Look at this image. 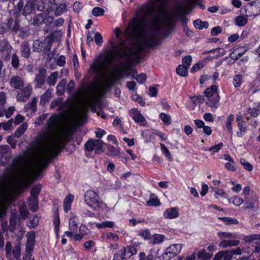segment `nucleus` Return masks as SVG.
<instances>
[{"mask_svg":"<svg viewBox=\"0 0 260 260\" xmlns=\"http://www.w3.org/2000/svg\"><path fill=\"white\" fill-rule=\"evenodd\" d=\"M139 18V16H137V17L129 23L128 27L124 31V35L127 37L136 39L135 42L129 45H127L125 41H120L119 37L121 31L119 28H116L115 32L117 42H111L112 50L104 57L96 59L91 65L90 69L95 73L97 77L102 78L99 85L101 91H104L111 87L122 77V73L117 68H115L113 72L109 73L107 77H103L104 72L109 69L110 64L113 61L116 56L120 58H126L136 62L138 61L140 52L144 50V46L154 47L160 43L158 28H155L153 30H147L145 28L147 23H144L143 24L144 33L133 35L128 32L134 27V24H132L133 21H138Z\"/></svg>","mask_w":260,"mask_h":260,"instance_id":"1","label":"nucleus"},{"mask_svg":"<svg viewBox=\"0 0 260 260\" xmlns=\"http://www.w3.org/2000/svg\"><path fill=\"white\" fill-rule=\"evenodd\" d=\"M88 111L87 105L83 104L63 121L57 115H53L48 121L47 130H77L81 128L86 122Z\"/></svg>","mask_w":260,"mask_h":260,"instance_id":"2","label":"nucleus"},{"mask_svg":"<svg viewBox=\"0 0 260 260\" xmlns=\"http://www.w3.org/2000/svg\"><path fill=\"white\" fill-rule=\"evenodd\" d=\"M167 0H150V3L148 5H144L140 11L137 14V16H139L138 21H134L132 23L134 24V27L131 29L130 32L131 34L134 35H141L144 33V28L143 24L144 23H148L150 21L148 19V16H153L154 17V21H157L155 18L156 13L157 7L159 10L162 9L166 4ZM157 22H155V25L156 26ZM156 28L158 27L156 26Z\"/></svg>","mask_w":260,"mask_h":260,"instance_id":"3","label":"nucleus"},{"mask_svg":"<svg viewBox=\"0 0 260 260\" xmlns=\"http://www.w3.org/2000/svg\"><path fill=\"white\" fill-rule=\"evenodd\" d=\"M129 242L130 245L122 247L114 254L113 260H128L131 256L137 254L141 243L134 240H131Z\"/></svg>","mask_w":260,"mask_h":260,"instance_id":"4","label":"nucleus"},{"mask_svg":"<svg viewBox=\"0 0 260 260\" xmlns=\"http://www.w3.org/2000/svg\"><path fill=\"white\" fill-rule=\"evenodd\" d=\"M73 134H67L65 136H62L54 145L53 148L49 150L48 155L46 157L52 161L61 152L66 149L69 142L73 141Z\"/></svg>","mask_w":260,"mask_h":260,"instance_id":"5","label":"nucleus"},{"mask_svg":"<svg viewBox=\"0 0 260 260\" xmlns=\"http://www.w3.org/2000/svg\"><path fill=\"white\" fill-rule=\"evenodd\" d=\"M206 101V104L212 109L218 108L220 97L217 91L216 85H213L207 88L204 91Z\"/></svg>","mask_w":260,"mask_h":260,"instance_id":"6","label":"nucleus"},{"mask_svg":"<svg viewBox=\"0 0 260 260\" xmlns=\"http://www.w3.org/2000/svg\"><path fill=\"white\" fill-rule=\"evenodd\" d=\"M31 156V152L30 150L24 151L22 154L18 155L14 157L9 168L11 170L17 172L22 171L27 162L26 159L29 158Z\"/></svg>","mask_w":260,"mask_h":260,"instance_id":"7","label":"nucleus"},{"mask_svg":"<svg viewBox=\"0 0 260 260\" xmlns=\"http://www.w3.org/2000/svg\"><path fill=\"white\" fill-rule=\"evenodd\" d=\"M84 201L86 204L94 210H98L102 207V202L99 194L93 190H87L85 192Z\"/></svg>","mask_w":260,"mask_h":260,"instance_id":"8","label":"nucleus"},{"mask_svg":"<svg viewBox=\"0 0 260 260\" xmlns=\"http://www.w3.org/2000/svg\"><path fill=\"white\" fill-rule=\"evenodd\" d=\"M104 142L100 139L90 138L84 145L85 151H94L95 154H101L103 151Z\"/></svg>","mask_w":260,"mask_h":260,"instance_id":"9","label":"nucleus"},{"mask_svg":"<svg viewBox=\"0 0 260 260\" xmlns=\"http://www.w3.org/2000/svg\"><path fill=\"white\" fill-rule=\"evenodd\" d=\"M17 92L16 99L18 102H25L30 97L32 88L30 85H26Z\"/></svg>","mask_w":260,"mask_h":260,"instance_id":"10","label":"nucleus"},{"mask_svg":"<svg viewBox=\"0 0 260 260\" xmlns=\"http://www.w3.org/2000/svg\"><path fill=\"white\" fill-rule=\"evenodd\" d=\"M42 189V185L39 183L37 185H34L31 189L30 198L29 201L32 200L35 202L34 205L30 208V210L34 212H36L38 208V196L41 192Z\"/></svg>","mask_w":260,"mask_h":260,"instance_id":"11","label":"nucleus"},{"mask_svg":"<svg viewBox=\"0 0 260 260\" xmlns=\"http://www.w3.org/2000/svg\"><path fill=\"white\" fill-rule=\"evenodd\" d=\"M192 60L191 56L187 55L182 59V65H179L176 69L177 73L181 76H186L188 74V68Z\"/></svg>","mask_w":260,"mask_h":260,"instance_id":"12","label":"nucleus"},{"mask_svg":"<svg viewBox=\"0 0 260 260\" xmlns=\"http://www.w3.org/2000/svg\"><path fill=\"white\" fill-rule=\"evenodd\" d=\"M43 133L39 134L36 137L35 140L32 142L30 146L32 148L42 147V142H48L49 140V132H55V131H42Z\"/></svg>","mask_w":260,"mask_h":260,"instance_id":"13","label":"nucleus"},{"mask_svg":"<svg viewBox=\"0 0 260 260\" xmlns=\"http://www.w3.org/2000/svg\"><path fill=\"white\" fill-rule=\"evenodd\" d=\"M10 85L14 89H21L25 85L24 80L19 75L13 76L10 80Z\"/></svg>","mask_w":260,"mask_h":260,"instance_id":"14","label":"nucleus"},{"mask_svg":"<svg viewBox=\"0 0 260 260\" xmlns=\"http://www.w3.org/2000/svg\"><path fill=\"white\" fill-rule=\"evenodd\" d=\"M24 120V117L21 115H17L15 118L14 121L13 119H11L8 121L6 123H1L0 128L3 127L4 130H8L11 128L12 124L14 122L15 124L17 125L22 122Z\"/></svg>","mask_w":260,"mask_h":260,"instance_id":"15","label":"nucleus"},{"mask_svg":"<svg viewBox=\"0 0 260 260\" xmlns=\"http://www.w3.org/2000/svg\"><path fill=\"white\" fill-rule=\"evenodd\" d=\"M47 71L44 68L39 69V73L36 75L35 81L36 83V86L39 88H41L44 84L45 81Z\"/></svg>","mask_w":260,"mask_h":260,"instance_id":"16","label":"nucleus"},{"mask_svg":"<svg viewBox=\"0 0 260 260\" xmlns=\"http://www.w3.org/2000/svg\"><path fill=\"white\" fill-rule=\"evenodd\" d=\"M129 112L131 116L136 122L140 123L142 125H145L146 123L145 119L137 109H132Z\"/></svg>","mask_w":260,"mask_h":260,"instance_id":"17","label":"nucleus"},{"mask_svg":"<svg viewBox=\"0 0 260 260\" xmlns=\"http://www.w3.org/2000/svg\"><path fill=\"white\" fill-rule=\"evenodd\" d=\"M38 0H28L24 6L22 13L24 15H27L32 13L36 8Z\"/></svg>","mask_w":260,"mask_h":260,"instance_id":"18","label":"nucleus"},{"mask_svg":"<svg viewBox=\"0 0 260 260\" xmlns=\"http://www.w3.org/2000/svg\"><path fill=\"white\" fill-rule=\"evenodd\" d=\"M181 249L182 246L181 244H174L170 245L165 249V251L173 258L180 253Z\"/></svg>","mask_w":260,"mask_h":260,"instance_id":"19","label":"nucleus"},{"mask_svg":"<svg viewBox=\"0 0 260 260\" xmlns=\"http://www.w3.org/2000/svg\"><path fill=\"white\" fill-rule=\"evenodd\" d=\"M232 260L233 257L230 250H222L217 252L213 260Z\"/></svg>","mask_w":260,"mask_h":260,"instance_id":"20","label":"nucleus"},{"mask_svg":"<svg viewBox=\"0 0 260 260\" xmlns=\"http://www.w3.org/2000/svg\"><path fill=\"white\" fill-rule=\"evenodd\" d=\"M163 216L165 218L172 219L179 216L178 208L177 207H171L165 210Z\"/></svg>","mask_w":260,"mask_h":260,"instance_id":"21","label":"nucleus"},{"mask_svg":"<svg viewBox=\"0 0 260 260\" xmlns=\"http://www.w3.org/2000/svg\"><path fill=\"white\" fill-rule=\"evenodd\" d=\"M53 223L54 225V233L56 237L58 238L59 234V227L60 221L59 216V212L57 209L54 211Z\"/></svg>","mask_w":260,"mask_h":260,"instance_id":"22","label":"nucleus"},{"mask_svg":"<svg viewBox=\"0 0 260 260\" xmlns=\"http://www.w3.org/2000/svg\"><path fill=\"white\" fill-rule=\"evenodd\" d=\"M79 131H55V132H63L62 136H65L67 134H73V141L71 142H69V143H72L74 146V142L76 141L78 145H80L82 138L81 136H79L77 134V132Z\"/></svg>","mask_w":260,"mask_h":260,"instance_id":"23","label":"nucleus"},{"mask_svg":"<svg viewBox=\"0 0 260 260\" xmlns=\"http://www.w3.org/2000/svg\"><path fill=\"white\" fill-rule=\"evenodd\" d=\"M21 55L22 57L28 58L30 56V49L27 42H23L20 45Z\"/></svg>","mask_w":260,"mask_h":260,"instance_id":"24","label":"nucleus"},{"mask_svg":"<svg viewBox=\"0 0 260 260\" xmlns=\"http://www.w3.org/2000/svg\"><path fill=\"white\" fill-rule=\"evenodd\" d=\"M104 146L107 147V150L105 152L106 154L109 156H116L119 154V150L114 146L104 143Z\"/></svg>","mask_w":260,"mask_h":260,"instance_id":"25","label":"nucleus"},{"mask_svg":"<svg viewBox=\"0 0 260 260\" xmlns=\"http://www.w3.org/2000/svg\"><path fill=\"white\" fill-rule=\"evenodd\" d=\"M46 41L41 42L39 40H35L33 43V50L41 52L43 50L46 51L47 47L46 45Z\"/></svg>","mask_w":260,"mask_h":260,"instance_id":"26","label":"nucleus"},{"mask_svg":"<svg viewBox=\"0 0 260 260\" xmlns=\"http://www.w3.org/2000/svg\"><path fill=\"white\" fill-rule=\"evenodd\" d=\"M62 35L61 31H55L51 33L50 35L48 36L46 39L45 41H47L48 45L50 44L51 43L55 41H58L60 39Z\"/></svg>","mask_w":260,"mask_h":260,"instance_id":"27","label":"nucleus"},{"mask_svg":"<svg viewBox=\"0 0 260 260\" xmlns=\"http://www.w3.org/2000/svg\"><path fill=\"white\" fill-rule=\"evenodd\" d=\"M188 11V8H183L182 6H178L176 8V12L181 17V21L184 24L186 23L188 20L187 18L184 16L185 14H187Z\"/></svg>","mask_w":260,"mask_h":260,"instance_id":"28","label":"nucleus"},{"mask_svg":"<svg viewBox=\"0 0 260 260\" xmlns=\"http://www.w3.org/2000/svg\"><path fill=\"white\" fill-rule=\"evenodd\" d=\"M12 47L9 45V43L7 40H4L1 43V47L0 51L2 53L6 54V56L10 55Z\"/></svg>","mask_w":260,"mask_h":260,"instance_id":"29","label":"nucleus"},{"mask_svg":"<svg viewBox=\"0 0 260 260\" xmlns=\"http://www.w3.org/2000/svg\"><path fill=\"white\" fill-rule=\"evenodd\" d=\"M8 26L11 30L15 32H17L18 30H20V22L18 19H15L14 21L11 18L8 22Z\"/></svg>","mask_w":260,"mask_h":260,"instance_id":"30","label":"nucleus"},{"mask_svg":"<svg viewBox=\"0 0 260 260\" xmlns=\"http://www.w3.org/2000/svg\"><path fill=\"white\" fill-rule=\"evenodd\" d=\"M74 197L71 194H68L63 201V209L66 212H68L71 207V204L73 201Z\"/></svg>","mask_w":260,"mask_h":260,"instance_id":"31","label":"nucleus"},{"mask_svg":"<svg viewBox=\"0 0 260 260\" xmlns=\"http://www.w3.org/2000/svg\"><path fill=\"white\" fill-rule=\"evenodd\" d=\"M239 243L240 241L237 239L229 240H223L220 242L219 246L223 248H226L228 247L238 246Z\"/></svg>","mask_w":260,"mask_h":260,"instance_id":"32","label":"nucleus"},{"mask_svg":"<svg viewBox=\"0 0 260 260\" xmlns=\"http://www.w3.org/2000/svg\"><path fill=\"white\" fill-rule=\"evenodd\" d=\"M51 161L46 156L42 158L39 162L38 168L39 169V174H41L49 166Z\"/></svg>","mask_w":260,"mask_h":260,"instance_id":"33","label":"nucleus"},{"mask_svg":"<svg viewBox=\"0 0 260 260\" xmlns=\"http://www.w3.org/2000/svg\"><path fill=\"white\" fill-rule=\"evenodd\" d=\"M37 103V98H33L31 101L25 106L24 110L26 112L30 111L31 113H34L36 110Z\"/></svg>","mask_w":260,"mask_h":260,"instance_id":"34","label":"nucleus"},{"mask_svg":"<svg viewBox=\"0 0 260 260\" xmlns=\"http://www.w3.org/2000/svg\"><path fill=\"white\" fill-rule=\"evenodd\" d=\"M58 77V72L57 71L52 73L46 79L47 83L49 86H54L55 85L57 79Z\"/></svg>","mask_w":260,"mask_h":260,"instance_id":"35","label":"nucleus"},{"mask_svg":"<svg viewBox=\"0 0 260 260\" xmlns=\"http://www.w3.org/2000/svg\"><path fill=\"white\" fill-rule=\"evenodd\" d=\"M18 220H19V217L16 213H11L10 219L11 231H13L16 229L17 222Z\"/></svg>","mask_w":260,"mask_h":260,"instance_id":"36","label":"nucleus"},{"mask_svg":"<svg viewBox=\"0 0 260 260\" xmlns=\"http://www.w3.org/2000/svg\"><path fill=\"white\" fill-rule=\"evenodd\" d=\"M52 89L49 88L46 92L41 96L40 100V104L45 105L46 103L48 102L49 99L52 96Z\"/></svg>","mask_w":260,"mask_h":260,"instance_id":"37","label":"nucleus"},{"mask_svg":"<svg viewBox=\"0 0 260 260\" xmlns=\"http://www.w3.org/2000/svg\"><path fill=\"white\" fill-rule=\"evenodd\" d=\"M35 244L26 242L25 244V255H26V257H28V259H30L32 253L33 252V250L34 248Z\"/></svg>","mask_w":260,"mask_h":260,"instance_id":"38","label":"nucleus"},{"mask_svg":"<svg viewBox=\"0 0 260 260\" xmlns=\"http://www.w3.org/2000/svg\"><path fill=\"white\" fill-rule=\"evenodd\" d=\"M218 219L223 221L226 225H236L239 222L238 220L236 218H232L230 217H219Z\"/></svg>","mask_w":260,"mask_h":260,"instance_id":"39","label":"nucleus"},{"mask_svg":"<svg viewBox=\"0 0 260 260\" xmlns=\"http://www.w3.org/2000/svg\"><path fill=\"white\" fill-rule=\"evenodd\" d=\"M67 84V80L66 79H62L59 82L56 86L57 92L59 94H62L64 93L66 85Z\"/></svg>","mask_w":260,"mask_h":260,"instance_id":"40","label":"nucleus"},{"mask_svg":"<svg viewBox=\"0 0 260 260\" xmlns=\"http://www.w3.org/2000/svg\"><path fill=\"white\" fill-rule=\"evenodd\" d=\"M152 196H154L153 193L150 194V199L147 202V204L148 206H159L160 205V202L157 197L152 198Z\"/></svg>","mask_w":260,"mask_h":260,"instance_id":"41","label":"nucleus"},{"mask_svg":"<svg viewBox=\"0 0 260 260\" xmlns=\"http://www.w3.org/2000/svg\"><path fill=\"white\" fill-rule=\"evenodd\" d=\"M21 246L19 243L15 245L14 249L12 250V253L14 257L16 259H19L21 254Z\"/></svg>","mask_w":260,"mask_h":260,"instance_id":"42","label":"nucleus"},{"mask_svg":"<svg viewBox=\"0 0 260 260\" xmlns=\"http://www.w3.org/2000/svg\"><path fill=\"white\" fill-rule=\"evenodd\" d=\"M77 218L75 217H71L69 219V228L73 232H76L77 230Z\"/></svg>","mask_w":260,"mask_h":260,"instance_id":"43","label":"nucleus"},{"mask_svg":"<svg viewBox=\"0 0 260 260\" xmlns=\"http://www.w3.org/2000/svg\"><path fill=\"white\" fill-rule=\"evenodd\" d=\"M193 24L194 26L198 29L207 28L209 26L208 23L207 21H202L200 19L194 21Z\"/></svg>","mask_w":260,"mask_h":260,"instance_id":"44","label":"nucleus"},{"mask_svg":"<svg viewBox=\"0 0 260 260\" xmlns=\"http://www.w3.org/2000/svg\"><path fill=\"white\" fill-rule=\"evenodd\" d=\"M67 5L66 4L63 3L59 5L55 10L54 13L56 16L61 15L63 12L67 11Z\"/></svg>","mask_w":260,"mask_h":260,"instance_id":"45","label":"nucleus"},{"mask_svg":"<svg viewBox=\"0 0 260 260\" xmlns=\"http://www.w3.org/2000/svg\"><path fill=\"white\" fill-rule=\"evenodd\" d=\"M197 256L200 259H209L211 257V254L206 252L205 250L203 249L198 252Z\"/></svg>","mask_w":260,"mask_h":260,"instance_id":"46","label":"nucleus"},{"mask_svg":"<svg viewBox=\"0 0 260 260\" xmlns=\"http://www.w3.org/2000/svg\"><path fill=\"white\" fill-rule=\"evenodd\" d=\"M240 162L241 164L243 166L244 169H245L246 170L250 172L253 170V166L250 163L247 161L245 159L241 158Z\"/></svg>","mask_w":260,"mask_h":260,"instance_id":"47","label":"nucleus"},{"mask_svg":"<svg viewBox=\"0 0 260 260\" xmlns=\"http://www.w3.org/2000/svg\"><path fill=\"white\" fill-rule=\"evenodd\" d=\"M79 232L84 236H89L91 233L90 230L84 224H81L79 227Z\"/></svg>","mask_w":260,"mask_h":260,"instance_id":"48","label":"nucleus"},{"mask_svg":"<svg viewBox=\"0 0 260 260\" xmlns=\"http://www.w3.org/2000/svg\"><path fill=\"white\" fill-rule=\"evenodd\" d=\"M139 260H153V255L152 252H149L147 255H146L144 252H141L139 254Z\"/></svg>","mask_w":260,"mask_h":260,"instance_id":"49","label":"nucleus"},{"mask_svg":"<svg viewBox=\"0 0 260 260\" xmlns=\"http://www.w3.org/2000/svg\"><path fill=\"white\" fill-rule=\"evenodd\" d=\"M139 235L142 237L145 240H149L152 238L151 234L148 229L141 231L139 234Z\"/></svg>","mask_w":260,"mask_h":260,"instance_id":"50","label":"nucleus"},{"mask_svg":"<svg viewBox=\"0 0 260 260\" xmlns=\"http://www.w3.org/2000/svg\"><path fill=\"white\" fill-rule=\"evenodd\" d=\"M44 20L43 15L42 14H38L33 19V24L36 26L40 25Z\"/></svg>","mask_w":260,"mask_h":260,"instance_id":"51","label":"nucleus"},{"mask_svg":"<svg viewBox=\"0 0 260 260\" xmlns=\"http://www.w3.org/2000/svg\"><path fill=\"white\" fill-rule=\"evenodd\" d=\"M11 64L15 69H17L19 66V58L16 53L13 54L12 56Z\"/></svg>","mask_w":260,"mask_h":260,"instance_id":"52","label":"nucleus"},{"mask_svg":"<svg viewBox=\"0 0 260 260\" xmlns=\"http://www.w3.org/2000/svg\"><path fill=\"white\" fill-rule=\"evenodd\" d=\"M20 214L23 219H25L29 212L26 208V205H24L19 207Z\"/></svg>","mask_w":260,"mask_h":260,"instance_id":"53","label":"nucleus"},{"mask_svg":"<svg viewBox=\"0 0 260 260\" xmlns=\"http://www.w3.org/2000/svg\"><path fill=\"white\" fill-rule=\"evenodd\" d=\"M159 117L166 124L169 125L171 123V117L169 115L161 113L159 115Z\"/></svg>","mask_w":260,"mask_h":260,"instance_id":"54","label":"nucleus"},{"mask_svg":"<svg viewBox=\"0 0 260 260\" xmlns=\"http://www.w3.org/2000/svg\"><path fill=\"white\" fill-rule=\"evenodd\" d=\"M223 146V144L222 142L218 143V144L215 145L209 149L210 151H211L213 154H214L217 152H218L220 150H221Z\"/></svg>","mask_w":260,"mask_h":260,"instance_id":"55","label":"nucleus"},{"mask_svg":"<svg viewBox=\"0 0 260 260\" xmlns=\"http://www.w3.org/2000/svg\"><path fill=\"white\" fill-rule=\"evenodd\" d=\"M114 225V223L113 221H106L103 222L102 223H99L97 225V227L101 229L103 228H112Z\"/></svg>","mask_w":260,"mask_h":260,"instance_id":"56","label":"nucleus"},{"mask_svg":"<svg viewBox=\"0 0 260 260\" xmlns=\"http://www.w3.org/2000/svg\"><path fill=\"white\" fill-rule=\"evenodd\" d=\"M106 238L107 240H112L117 242L119 240V238L118 236L115 233L108 232L106 234Z\"/></svg>","mask_w":260,"mask_h":260,"instance_id":"57","label":"nucleus"},{"mask_svg":"<svg viewBox=\"0 0 260 260\" xmlns=\"http://www.w3.org/2000/svg\"><path fill=\"white\" fill-rule=\"evenodd\" d=\"M160 147L162 152L169 158H172V155L169 149L163 143L160 144Z\"/></svg>","mask_w":260,"mask_h":260,"instance_id":"58","label":"nucleus"},{"mask_svg":"<svg viewBox=\"0 0 260 260\" xmlns=\"http://www.w3.org/2000/svg\"><path fill=\"white\" fill-rule=\"evenodd\" d=\"M105 10L100 7H95L92 11V14L95 16H102Z\"/></svg>","mask_w":260,"mask_h":260,"instance_id":"59","label":"nucleus"},{"mask_svg":"<svg viewBox=\"0 0 260 260\" xmlns=\"http://www.w3.org/2000/svg\"><path fill=\"white\" fill-rule=\"evenodd\" d=\"M215 194L214 195L215 198L219 199L220 197H223L225 195V191L223 189L215 188L214 189Z\"/></svg>","mask_w":260,"mask_h":260,"instance_id":"60","label":"nucleus"},{"mask_svg":"<svg viewBox=\"0 0 260 260\" xmlns=\"http://www.w3.org/2000/svg\"><path fill=\"white\" fill-rule=\"evenodd\" d=\"M242 76L241 75H236L234 77V85L235 87H239L242 82Z\"/></svg>","mask_w":260,"mask_h":260,"instance_id":"61","label":"nucleus"},{"mask_svg":"<svg viewBox=\"0 0 260 260\" xmlns=\"http://www.w3.org/2000/svg\"><path fill=\"white\" fill-rule=\"evenodd\" d=\"M12 245L10 241H7L6 242V246H5V251H6V255L7 257H9L11 255V252L12 251Z\"/></svg>","mask_w":260,"mask_h":260,"instance_id":"62","label":"nucleus"},{"mask_svg":"<svg viewBox=\"0 0 260 260\" xmlns=\"http://www.w3.org/2000/svg\"><path fill=\"white\" fill-rule=\"evenodd\" d=\"M247 22V19L246 18L243 16H238L237 17L236 23L239 26H244Z\"/></svg>","mask_w":260,"mask_h":260,"instance_id":"63","label":"nucleus"},{"mask_svg":"<svg viewBox=\"0 0 260 260\" xmlns=\"http://www.w3.org/2000/svg\"><path fill=\"white\" fill-rule=\"evenodd\" d=\"M165 236L160 234H155L153 235V242L155 244H159L163 242Z\"/></svg>","mask_w":260,"mask_h":260,"instance_id":"64","label":"nucleus"}]
</instances>
